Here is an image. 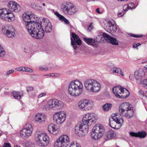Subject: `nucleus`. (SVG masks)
I'll return each mask as SVG.
<instances>
[{
	"label": "nucleus",
	"instance_id": "1",
	"mask_svg": "<svg viewBox=\"0 0 147 147\" xmlns=\"http://www.w3.org/2000/svg\"><path fill=\"white\" fill-rule=\"evenodd\" d=\"M32 16L25 14L23 15V19L25 22V26L30 35L37 39L42 38L44 36V31L41 24L34 21H31Z\"/></svg>",
	"mask_w": 147,
	"mask_h": 147
},
{
	"label": "nucleus",
	"instance_id": "2",
	"mask_svg": "<svg viewBox=\"0 0 147 147\" xmlns=\"http://www.w3.org/2000/svg\"><path fill=\"white\" fill-rule=\"evenodd\" d=\"M97 117L94 113H87L83 117L81 125H76L75 128V132L79 136L85 135L88 130V127L97 121Z\"/></svg>",
	"mask_w": 147,
	"mask_h": 147
},
{
	"label": "nucleus",
	"instance_id": "3",
	"mask_svg": "<svg viewBox=\"0 0 147 147\" xmlns=\"http://www.w3.org/2000/svg\"><path fill=\"white\" fill-rule=\"evenodd\" d=\"M83 85L79 81H73L69 84L68 92L72 96L77 97L81 95L83 92Z\"/></svg>",
	"mask_w": 147,
	"mask_h": 147
},
{
	"label": "nucleus",
	"instance_id": "4",
	"mask_svg": "<svg viewBox=\"0 0 147 147\" xmlns=\"http://www.w3.org/2000/svg\"><path fill=\"white\" fill-rule=\"evenodd\" d=\"M119 112L120 116L128 119L131 118L134 115L132 107L130 104L127 102L123 103L120 105Z\"/></svg>",
	"mask_w": 147,
	"mask_h": 147
},
{
	"label": "nucleus",
	"instance_id": "5",
	"mask_svg": "<svg viewBox=\"0 0 147 147\" xmlns=\"http://www.w3.org/2000/svg\"><path fill=\"white\" fill-rule=\"evenodd\" d=\"M84 85L87 90L92 93L99 91L101 88L100 84L94 80L87 79L85 81Z\"/></svg>",
	"mask_w": 147,
	"mask_h": 147
},
{
	"label": "nucleus",
	"instance_id": "6",
	"mask_svg": "<svg viewBox=\"0 0 147 147\" xmlns=\"http://www.w3.org/2000/svg\"><path fill=\"white\" fill-rule=\"evenodd\" d=\"M61 9L64 13L69 15L74 14L78 10L76 6L69 2L63 3L61 5Z\"/></svg>",
	"mask_w": 147,
	"mask_h": 147
},
{
	"label": "nucleus",
	"instance_id": "7",
	"mask_svg": "<svg viewBox=\"0 0 147 147\" xmlns=\"http://www.w3.org/2000/svg\"><path fill=\"white\" fill-rule=\"evenodd\" d=\"M105 132V128L103 125L97 124L93 128L91 132V136L94 140L100 138Z\"/></svg>",
	"mask_w": 147,
	"mask_h": 147
},
{
	"label": "nucleus",
	"instance_id": "8",
	"mask_svg": "<svg viewBox=\"0 0 147 147\" xmlns=\"http://www.w3.org/2000/svg\"><path fill=\"white\" fill-rule=\"evenodd\" d=\"M35 137L37 143L40 146H46L49 143V137L46 134L37 132Z\"/></svg>",
	"mask_w": 147,
	"mask_h": 147
},
{
	"label": "nucleus",
	"instance_id": "9",
	"mask_svg": "<svg viewBox=\"0 0 147 147\" xmlns=\"http://www.w3.org/2000/svg\"><path fill=\"white\" fill-rule=\"evenodd\" d=\"M69 138L66 134L61 136L58 138L54 144L55 147H66L69 144Z\"/></svg>",
	"mask_w": 147,
	"mask_h": 147
},
{
	"label": "nucleus",
	"instance_id": "10",
	"mask_svg": "<svg viewBox=\"0 0 147 147\" xmlns=\"http://www.w3.org/2000/svg\"><path fill=\"white\" fill-rule=\"evenodd\" d=\"M14 16L12 12H9L5 8L0 9V18L4 20L10 21L14 20Z\"/></svg>",
	"mask_w": 147,
	"mask_h": 147
},
{
	"label": "nucleus",
	"instance_id": "11",
	"mask_svg": "<svg viewBox=\"0 0 147 147\" xmlns=\"http://www.w3.org/2000/svg\"><path fill=\"white\" fill-rule=\"evenodd\" d=\"M79 108L83 110H88L91 109L93 106V102L88 99L81 100L78 103Z\"/></svg>",
	"mask_w": 147,
	"mask_h": 147
},
{
	"label": "nucleus",
	"instance_id": "12",
	"mask_svg": "<svg viewBox=\"0 0 147 147\" xmlns=\"http://www.w3.org/2000/svg\"><path fill=\"white\" fill-rule=\"evenodd\" d=\"M66 113L63 111L57 112L53 116V120L57 124H61L66 119Z\"/></svg>",
	"mask_w": 147,
	"mask_h": 147
},
{
	"label": "nucleus",
	"instance_id": "13",
	"mask_svg": "<svg viewBox=\"0 0 147 147\" xmlns=\"http://www.w3.org/2000/svg\"><path fill=\"white\" fill-rule=\"evenodd\" d=\"M25 128L23 129L20 132L21 137L26 139L30 137L32 133L33 128L32 125L29 123L26 125Z\"/></svg>",
	"mask_w": 147,
	"mask_h": 147
},
{
	"label": "nucleus",
	"instance_id": "14",
	"mask_svg": "<svg viewBox=\"0 0 147 147\" xmlns=\"http://www.w3.org/2000/svg\"><path fill=\"white\" fill-rule=\"evenodd\" d=\"M71 36L70 38L71 44L73 49L75 50L77 48L76 44L80 45L82 44V41L79 36L75 33L72 32Z\"/></svg>",
	"mask_w": 147,
	"mask_h": 147
},
{
	"label": "nucleus",
	"instance_id": "15",
	"mask_svg": "<svg viewBox=\"0 0 147 147\" xmlns=\"http://www.w3.org/2000/svg\"><path fill=\"white\" fill-rule=\"evenodd\" d=\"M40 23L42 26L41 28L43 29L42 27H45V30L46 32L49 33L51 32L52 29V26L51 22H50L49 20L47 18H44L42 19V23L38 22Z\"/></svg>",
	"mask_w": 147,
	"mask_h": 147
},
{
	"label": "nucleus",
	"instance_id": "16",
	"mask_svg": "<svg viewBox=\"0 0 147 147\" xmlns=\"http://www.w3.org/2000/svg\"><path fill=\"white\" fill-rule=\"evenodd\" d=\"M7 7L9 10L15 12H18L20 11L21 7L15 1H9L7 4Z\"/></svg>",
	"mask_w": 147,
	"mask_h": 147
},
{
	"label": "nucleus",
	"instance_id": "17",
	"mask_svg": "<svg viewBox=\"0 0 147 147\" xmlns=\"http://www.w3.org/2000/svg\"><path fill=\"white\" fill-rule=\"evenodd\" d=\"M134 75L136 83L140 84L143 80V77L145 75L144 71L142 70L136 71L134 72Z\"/></svg>",
	"mask_w": 147,
	"mask_h": 147
},
{
	"label": "nucleus",
	"instance_id": "18",
	"mask_svg": "<svg viewBox=\"0 0 147 147\" xmlns=\"http://www.w3.org/2000/svg\"><path fill=\"white\" fill-rule=\"evenodd\" d=\"M102 36L108 43L114 45H118L119 42L116 38L111 37L105 33H103Z\"/></svg>",
	"mask_w": 147,
	"mask_h": 147
},
{
	"label": "nucleus",
	"instance_id": "19",
	"mask_svg": "<svg viewBox=\"0 0 147 147\" xmlns=\"http://www.w3.org/2000/svg\"><path fill=\"white\" fill-rule=\"evenodd\" d=\"M84 40L88 45L93 47L96 48L98 47V41L95 39L84 38Z\"/></svg>",
	"mask_w": 147,
	"mask_h": 147
},
{
	"label": "nucleus",
	"instance_id": "20",
	"mask_svg": "<svg viewBox=\"0 0 147 147\" xmlns=\"http://www.w3.org/2000/svg\"><path fill=\"white\" fill-rule=\"evenodd\" d=\"M2 31L4 34L9 38L14 37L15 34V31L13 29L9 30H7L5 28H4L2 30Z\"/></svg>",
	"mask_w": 147,
	"mask_h": 147
},
{
	"label": "nucleus",
	"instance_id": "21",
	"mask_svg": "<svg viewBox=\"0 0 147 147\" xmlns=\"http://www.w3.org/2000/svg\"><path fill=\"white\" fill-rule=\"evenodd\" d=\"M106 27L107 29L112 33L116 32L117 29L116 25L113 24L111 22H107Z\"/></svg>",
	"mask_w": 147,
	"mask_h": 147
},
{
	"label": "nucleus",
	"instance_id": "22",
	"mask_svg": "<svg viewBox=\"0 0 147 147\" xmlns=\"http://www.w3.org/2000/svg\"><path fill=\"white\" fill-rule=\"evenodd\" d=\"M45 116L43 114L38 113L35 116L34 120L38 123H41L44 122Z\"/></svg>",
	"mask_w": 147,
	"mask_h": 147
},
{
	"label": "nucleus",
	"instance_id": "23",
	"mask_svg": "<svg viewBox=\"0 0 147 147\" xmlns=\"http://www.w3.org/2000/svg\"><path fill=\"white\" fill-rule=\"evenodd\" d=\"M123 87L119 86H115L113 87L112 89V91L113 94L117 97L119 98L120 96Z\"/></svg>",
	"mask_w": 147,
	"mask_h": 147
},
{
	"label": "nucleus",
	"instance_id": "24",
	"mask_svg": "<svg viewBox=\"0 0 147 147\" xmlns=\"http://www.w3.org/2000/svg\"><path fill=\"white\" fill-rule=\"evenodd\" d=\"M56 126L53 124L49 125L48 127V130L49 132L54 135H56L58 133L57 129H56Z\"/></svg>",
	"mask_w": 147,
	"mask_h": 147
},
{
	"label": "nucleus",
	"instance_id": "25",
	"mask_svg": "<svg viewBox=\"0 0 147 147\" xmlns=\"http://www.w3.org/2000/svg\"><path fill=\"white\" fill-rule=\"evenodd\" d=\"M53 102L54 108L57 109H61L63 107V103L61 101L53 99Z\"/></svg>",
	"mask_w": 147,
	"mask_h": 147
},
{
	"label": "nucleus",
	"instance_id": "26",
	"mask_svg": "<svg viewBox=\"0 0 147 147\" xmlns=\"http://www.w3.org/2000/svg\"><path fill=\"white\" fill-rule=\"evenodd\" d=\"M53 99L50 100L44 106L43 109L46 110H48L54 108Z\"/></svg>",
	"mask_w": 147,
	"mask_h": 147
},
{
	"label": "nucleus",
	"instance_id": "27",
	"mask_svg": "<svg viewBox=\"0 0 147 147\" xmlns=\"http://www.w3.org/2000/svg\"><path fill=\"white\" fill-rule=\"evenodd\" d=\"M122 90L121 93L120 98H125L128 97L129 94V92L126 88H122Z\"/></svg>",
	"mask_w": 147,
	"mask_h": 147
},
{
	"label": "nucleus",
	"instance_id": "28",
	"mask_svg": "<svg viewBox=\"0 0 147 147\" xmlns=\"http://www.w3.org/2000/svg\"><path fill=\"white\" fill-rule=\"evenodd\" d=\"M115 134L113 131L110 130L108 131L106 134L107 140L112 139L115 137Z\"/></svg>",
	"mask_w": 147,
	"mask_h": 147
},
{
	"label": "nucleus",
	"instance_id": "29",
	"mask_svg": "<svg viewBox=\"0 0 147 147\" xmlns=\"http://www.w3.org/2000/svg\"><path fill=\"white\" fill-rule=\"evenodd\" d=\"M117 124L115 120V118H114V117H113L112 118L111 120L110 121L109 123V126L111 128L115 129H117L118 128V127L116 125V124Z\"/></svg>",
	"mask_w": 147,
	"mask_h": 147
},
{
	"label": "nucleus",
	"instance_id": "30",
	"mask_svg": "<svg viewBox=\"0 0 147 147\" xmlns=\"http://www.w3.org/2000/svg\"><path fill=\"white\" fill-rule=\"evenodd\" d=\"M125 7L126 8L124 10L125 11L129 9H132L135 8L134 7V4L133 3H130L123 6V8Z\"/></svg>",
	"mask_w": 147,
	"mask_h": 147
},
{
	"label": "nucleus",
	"instance_id": "31",
	"mask_svg": "<svg viewBox=\"0 0 147 147\" xmlns=\"http://www.w3.org/2000/svg\"><path fill=\"white\" fill-rule=\"evenodd\" d=\"M11 95L14 98L17 99H19L21 98L22 95L19 92L13 91L11 93Z\"/></svg>",
	"mask_w": 147,
	"mask_h": 147
},
{
	"label": "nucleus",
	"instance_id": "32",
	"mask_svg": "<svg viewBox=\"0 0 147 147\" xmlns=\"http://www.w3.org/2000/svg\"><path fill=\"white\" fill-rule=\"evenodd\" d=\"M112 105L110 103H106L102 107V109L105 111H107L110 109Z\"/></svg>",
	"mask_w": 147,
	"mask_h": 147
},
{
	"label": "nucleus",
	"instance_id": "33",
	"mask_svg": "<svg viewBox=\"0 0 147 147\" xmlns=\"http://www.w3.org/2000/svg\"><path fill=\"white\" fill-rule=\"evenodd\" d=\"M147 134L145 131L138 132V137L141 138H145Z\"/></svg>",
	"mask_w": 147,
	"mask_h": 147
},
{
	"label": "nucleus",
	"instance_id": "34",
	"mask_svg": "<svg viewBox=\"0 0 147 147\" xmlns=\"http://www.w3.org/2000/svg\"><path fill=\"white\" fill-rule=\"evenodd\" d=\"M120 71V68L119 67H113L110 70V72L112 73H117Z\"/></svg>",
	"mask_w": 147,
	"mask_h": 147
},
{
	"label": "nucleus",
	"instance_id": "35",
	"mask_svg": "<svg viewBox=\"0 0 147 147\" xmlns=\"http://www.w3.org/2000/svg\"><path fill=\"white\" fill-rule=\"evenodd\" d=\"M115 118V120L116 121L117 124H122L123 122V120L122 118H118L115 117H114Z\"/></svg>",
	"mask_w": 147,
	"mask_h": 147
},
{
	"label": "nucleus",
	"instance_id": "36",
	"mask_svg": "<svg viewBox=\"0 0 147 147\" xmlns=\"http://www.w3.org/2000/svg\"><path fill=\"white\" fill-rule=\"evenodd\" d=\"M5 54V52L4 49L0 45V57H3L4 56Z\"/></svg>",
	"mask_w": 147,
	"mask_h": 147
},
{
	"label": "nucleus",
	"instance_id": "37",
	"mask_svg": "<svg viewBox=\"0 0 147 147\" xmlns=\"http://www.w3.org/2000/svg\"><path fill=\"white\" fill-rule=\"evenodd\" d=\"M26 147H36L35 145L31 142H28L25 144Z\"/></svg>",
	"mask_w": 147,
	"mask_h": 147
},
{
	"label": "nucleus",
	"instance_id": "38",
	"mask_svg": "<svg viewBox=\"0 0 147 147\" xmlns=\"http://www.w3.org/2000/svg\"><path fill=\"white\" fill-rule=\"evenodd\" d=\"M140 84H142L144 88H147V79L143 80Z\"/></svg>",
	"mask_w": 147,
	"mask_h": 147
},
{
	"label": "nucleus",
	"instance_id": "39",
	"mask_svg": "<svg viewBox=\"0 0 147 147\" xmlns=\"http://www.w3.org/2000/svg\"><path fill=\"white\" fill-rule=\"evenodd\" d=\"M61 21H64V23L66 24L69 25V21L66 19L65 18H64V17L63 16L61 18H60V20Z\"/></svg>",
	"mask_w": 147,
	"mask_h": 147
},
{
	"label": "nucleus",
	"instance_id": "40",
	"mask_svg": "<svg viewBox=\"0 0 147 147\" xmlns=\"http://www.w3.org/2000/svg\"><path fill=\"white\" fill-rule=\"evenodd\" d=\"M25 67L23 66H21L20 67H17L15 68V69L18 71H24Z\"/></svg>",
	"mask_w": 147,
	"mask_h": 147
},
{
	"label": "nucleus",
	"instance_id": "41",
	"mask_svg": "<svg viewBox=\"0 0 147 147\" xmlns=\"http://www.w3.org/2000/svg\"><path fill=\"white\" fill-rule=\"evenodd\" d=\"M24 70V71L28 72H32L33 71V70L29 67H25V69Z\"/></svg>",
	"mask_w": 147,
	"mask_h": 147
},
{
	"label": "nucleus",
	"instance_id": "42",
	"mask_svg": "<svg viewBox=\"0 0 147 147\" xmlns=\"http://www.w3.org/2000/svg\"><path fill=\"white\" fill-rule=\"evenodd\" d=\"M139 93L140 94H141V95H142V96L144 97L147 100V97L145 94L144 92L142 90H139Z\"/></svg>",
	"mask_w": 147,
	"mask_h": 147
},
{
	"label": "nucleus",
	"instance_id": "43",
	"mask_svg": "<svg viewBox=\"0 0 147 147\" xmlns=\"http://www.w3.org/2000/svg\"><path fill=\"white\" fill-rule=\"evenodd\" d=\"M14 72V70L13 69H11L7 71L6 73V76H9V75L13 73Z\"/></svg>",
	"mask_w": 147,
	"mask_h": 147
},
{
	"label": "nucleus",
	"instance_id": "44",
	"mask_svg": "<svg viewBox=\"0 0 147 147\" xmlns=\"http://www.w3.org/2000/svg\"><path fill=\"white\" fill-rule=\"evenodd\" d=\"M129 134L132 137H138V133L131 132H129Z\"/></svg>",
	"mask_w": 147,
	"mask_h": 147
},
{
	"label": "nucleus",
	"instance_id": "45",
	"mask_svg": "<svg viewBox=\"0 0 147 147\" xmlns=\"http://www.w3.org/2000/svg\"><path fill=\"white\" fill-rule=\"evenodd\" d=\"M26 88L27 91L28 92L33 90V88L31 86H28L26 87Z\"/></svg>",
	"mask_w": 147,
	"mask_h": 147
},
{
	"label": "nucleus",
	"instance_id": "46",
	"mask_svg": "<svg viewBox=\"0 0 147 147\" xmlns=\"http://www.w3.org/2000/svg\"><path fill=\"white\" fill-rule=\"evenodd\" d=\"M39 69L40 70L47 71L48 70V68L46 67H43L41 66H39Z\"/></svg>",
	"mask_w": 147,
	"mask_h": 147
},
{
	"label": "nucleus",
	"instance_id": "47",
	"mask_svg": "<svg viewBox=\"0 0 147 147\" xmlns=\"http://www.w3.org/2000/svg\"><path fill=\"white\" fill-rule=\"evenodd\" d=\"M141 44L139 43H137L136 44H134L133 45V47L134 48H136L137 50H138V47Z\"/></svg>",
	"mask_w": 147,
	"mask_h": 147
},
{
	"label": "nucleus",
	"instance_id": "48",
	"mask_svg": "<svg viewBox=\"0 0 147 147\" xmlns=\"http://www.w3.org/2000/svg\"><path fill=\"white\" fill-rule=\"evenodd\" d=\"M130 35L131 37H134L135 38H140L142 37V35H137L133 34H131Z\"/></svg>",
	"mask_w": 147,
	"mask_h": 147
},
{
	"label": "nucleus",
	"instance_id": "49",
	"mask_svg": "<svg viewBox=\"0 0 147 147\" xmlns=\"http://www.w3.org/2000/svg\"><path fill=\"white\" fill-rule=\"evenodd\" d=\"M55 14L58 17L59 20H60V18H61L63 16L59 14L57 12H55Z\"/></svg>",
	"mask_w": 147,
	"mask_h": 147
},
{
	"label": "nucleus",
	"instance_id": "50",
	"mask_svg": "<svg viewBox=\"0 0 147 147\" xmlns=\"http://www.w3.org/2000/svg\"><path fill=\"white\" fill-rule=\"evenodd\" d=\"M96 11L98 14H101L102 13V11L100 10L99 8H97L96 10Z\"/></svg>",
	"mask_w": 147,
	"mask_h": 147
},
{
	"label": "nucleus",
	"instance_id": "51",
	"mask_svg": "<svg viewBox=\"0 0 147 147\" xmlns=\"http://www.w3.org/2000/svg\"><path fill=\"white\" fill-rule=\"evenodd\" d=\"M3 147H11L10 144L8 143H5L3 146Z\"/></svg>",
	"mask_w": 147,
	"mask_h": 147
},
{
	"label": "nucleus",
	"instance_id": "52",
	"mask_svg": "<svg viewBox=\"0 0 147 147\" xmlns=\"http://www.w3.org/2000/svg\"><path fill=\"white\" fill-rule=\"evenodd\" d=\"M46 94L45 93H42L40 94L38 96V98H41L42 96H45L46 95Z\"/></svg>",
	"mask_w": 147,
	"mask_h": 147
},
{
	"label": "nucleus",
	"instance_id": "53",
	"mask_svg": "<svg viewBox=\"0 0 147 147\" xmlns=\"http://www.w3.org/2000/svg\"><path fill=\"white\" fill-rule=\"evenodd\" d=\"M31 6L32 8L34 9H35L36 7V5L34 3H31Z\"/></svg>",
	"mask_w": 147,
	"mask_h": 147
},
{
	"label": "nucleus",
	"instance_id": "54",
	"mask_svg": "<svg viewBox=\"0 0 147 147\" xmlns=\"http://www.w3.org/2000/svg\"><path fill=\"white\" fill-rule=\"evenodd\" d=\"M129 78L131 80H133L134 79V76L133 75L131 74L129 76Z\"/></svg>",
	"mask_w": 147,
	"mask_h": 147
},
{
	"label": "nucleus",
	"instance_id": "55",
	"mask_svg": "<svg viewBox=\"0 0 147 147\" xmlns=\"http://www.w3.org/2000/svg\"><path fill=\"white\" fill-rule=\"evenodd\" d=\"M118 74H119L122 76H124V74L122 71L121 69H120V71L118 72Z\"/></svg>",
	"mask_w": 147,
	"mask_h": 147
},
{
	"label": "nucleus",
	"instance_id": "56",
	"mask_svg": "<svg viewBox=\"0 0 147 147\" xmlns=\"http://www.w3.org/2000/svg\"><path fill=\"white\" fill-rule=\"evenodd\" d=\"M124 14H122V12H120L118 13V16L119 17H121Z\"/></svg>",
	"mask_w": 147,
	"mask_h": 147
},
{
	"label": "nucleus",
	"instance_id": "57",
	"mask_svg": "<svg viewBox=\"0 0 147 147\" xmlns=\"http://www.w3.org/2000/svg\"><path fill=\"white\" fill-rule=\"evenodd\" d=\"M36 7L37 8V9L39 10H41L42 9V7L40 6H37Z\"/></svg>",
	"mask_w": 147,
	"mask_h": 147
},
{
	"label": "nucleus",
	"instance_id": "58",
	"mask_svg": "<svg viewBox=\"0 0 147 147\" xmlns=\"http://www.w3.org/2000/svg\"><path fill=\"white\" fill-rule=\"evenodd\" d=\"M71 146L72 147H75V146H76L74 145V143H71L70 144V146Z\"/></svg>",
	"mask_w": 147,
	"mask_h": 147
},
{
	"label": "nucleus",
	"instance_id": "59",
	"mask_svg": "<svg viewBox=\"0 0 147 147\" xmlns=\"http://www.w3.org/2000/svg\"><path fill=\"white\" fill-rule=\"evenodd\" d=\"M90 28V29H92V28H91V24H90L89 26L88 27V29H89Z\"/></svg>",
	"mask_w": 147,
	"mask_h": 147
},
{
	"label": "nucleus",
	"instance_id": "60",
	"mask_svg": "<svg viewBox=\"0 0 147 147\" xmlns=\"http://www.w3.org/2000/svg\"><path fill=\"white\" fill-rule=\"evenodd\" d=\"M55 74L54 73L51 74V77H55L56 76Z\"/></svg>",
	"mask_w": 147,
	"mask_h": 147
},
{
	"label": "nucleus",
	"instance_id": "61",
	"mask_svg": "<svg viewBox=\"0 0 147 147\" xmlns=\"http://www.w3.org/2000/svg\"><path fill=\"white\" fill-rule=\"evenodd\" d=\"M45 76H49L51 77V74H49L47 75H45Z\"/></svg>",
	"mask_w": 147,
	"mask_h": 147
},
{
	"label": "nucleus",
	"instance_id": "62",
	"mask_svg": "<svg viewBox=\"0 0 147 147\" xmlns=\"http://www.w3.org/2000/svg\"><path fill=\"white\" fill-rule=\"evenodd\" d=\"M42 5L43 6H45V3H43Z\"/></svg>",
	"mask_w": 147,
	"mask_h": 147
},
{
	"label": "nucleus",
	"instance_id": "63",
	"mask_svg": "<svg viewBox=\"0 0 147 147\" xmlns=\"http://www.w3.org/2000/svg\"><path fill=\"white\" fill-rule=\"evenodd\" d=\"M14 147H20V146H14Z\"/></svg>",
	"mask_w": 147,
	"mask_h": 147
},
{
	"label": "nucleus",
	"instance_id": "64",
	"mask_svg": "<svg viewBox=\"0 0 147 147\" xmlns=\"http://www.w3.org/2000/svg\"><path fill=\"white\" fill-rule=\"evenodd\" d=\"M145 67L146 69V70H147V65L145 66Z\"/></svg>",
	"mask_w": 147,
	"mask_h": 147
}]
</instances>
